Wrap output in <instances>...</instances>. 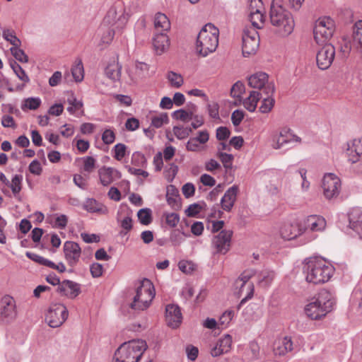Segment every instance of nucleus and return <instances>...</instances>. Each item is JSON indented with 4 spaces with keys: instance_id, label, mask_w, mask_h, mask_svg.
<instances>
[{
    "instance_id": "23",
    "label": "nucleus",
    "mask_w": 362,
    "mask_h": 362,
    "mask_svg": "<svg viewBox=\"0 0 362 362\" xmlns=\"http://www.w3.org/2000/svg\"><path fill=\"white\" fill-rule=\"evenodd\" d=\"M232 337L226 334L220 338L215 346L211 350V354L213 357H217L221 355L228 353L232 347Z\"/></svg>"
},
{
    "instance_id": "53",
    "label": "nucleus",
    "mask_w": 362,
    "mask_h": 362,
    "mask_svg": "<svg viewBox=\"0 0 362 362\" xmlns=\"http://www.w3.org/2000/svg\"><path fill=\"white\" fill-rule=\"evenodd\" d=\"M192 129L190 128L185 127L183 126L174 127L173 133L178 139H183L187 138Z\"/></svg>"
},
{
    "instance_id": "62",
    "label": "nucleus",
    "mask_w": 362,
    "mask_h": 362,
    "mask_svg": "<svg viewBox=\"0 0 362 362\" xmlns=\"http://www.w3.org/2000/svg\"><path fill=\"white\" fill-rule=\"evenodd\" d=\"M245 113L243 110H236L231 115V121L234 126H238L243 121Z\"/></svg>"
},
{
    "instance_id": "13",
    "label": "nucleus",
    "mask_w": 362,
    "mask_h": 362,
    "mask_svg": "<svg viewBox=\"0 0 362 362\" xmlns=\"http://www.w3.org/2000/svg\"><path fill=\"white\" fill-rule=\"evenodd\" d=\"M322 188L325 197L327 199L337 197L341 190V180L334 173H327L322 180Z\"/></svg>"
},
{
    "instance_id": "39",
    "label": "nucleus",
    "mask_w": 362,
    "mask_h": 362,
    "mask_svg": "<svg viewBox=\"0 0 362 362\" xmlns=\"http://www.w3.org/2000/svg\"><path fill=\"white\" fill-rule=\"evenodd\" d=\"M169 123V117L166 112H161L151 117V126L158 129Z\"/></svg>"
},
{
    "instance_id": "2",
    "label": "nucleus",
    "mask_w": 362,
    "mask_h": 362,
    "mask_svg": "<svg viewBox=\"0 0 362 362\" xmlns=\"http://www.w3.org/2000/svg\"><path fill=\"white\" fill-rule=\"evenodd\" d=\"M335 303L332 293L322 289L305 305L304 312L308 318L319 320L333 310Z\"/></svg>"
},
{
    "instance_id": "49",
    "label": "nucleus",
    "mask_w": 362,
    "mask_h": 362,
    "mask_svg": "<svg viewBox=\"0 0 362 362\" xmlns=\"http://www.w3.org/2000/svg\"><path fill=\"white\" fill-rule=\"evenodd\" d=\"M173 117L178 120L187 122L193 118L192 112H188L185 110L180 109L173 112Z\"/></svg>"
},
{
    "instance_id": "29",
    "label": "nucleus",
    "mask_w": 362,
    "mask_h": 362,
    "mask_svg": "<svg viewBox=\"0 0 362 362\" xmlns=\"http://www.w3.org/2000/svg\"><path fill=\"white\" fill-rule=\"evenodd\" d=\"M153 45L157 54L165 52L170 47V40L166 33H158L153 40Z\"/></svg>"
},
{
    "instance_id": "32",
    "label": "nucleus",
    "mask_w": 362,
    "mask_h": 362,
    "mask_svg": "<svg viewBox=\"0 0 362 362\" xmlns=\"http://www.w3.org/2000/svg\"><path fill=\"white\" fill-rule=\"evenodd\" d=\"M154 26L157 33H166L170 28V23L165 14L158 13L154 18Z\"/></svg>"
},
{
    "instance_id": "31",
    "label": "nucleus",
    "mask_w": 362,
    "mask_h": 362,
    "mask_svg": "<svg viewBox=\"0 0 362 362\" xmlns=\"http://www.w3.org/2000/svg\"><path fill=\"white\" fill-rule=\"evenodd\" d=\"M83 208L90 213H97L103 215L108 213L107 206L94 199H86L83 203Z\"/></svg>"
},
{
    "instance_id": "4",
    "label": "nucleus",
    "mask_w": 362,
    "mask_h": 362,
    "mask_svg": "<svg viewBox=\"0 0 362 362\" xmlns=\"http://www.w3.org/2000/svg\"><path fill=\"white\" fill-rule=\"evenodd\" d=\"M219 30L211 23L206 24L200 30L196 49L202 57H206L216 51L218 45Z\"/></svg>"
},
{
    "instance_id": "50",
    "label": "nucleus",
    "mask_w": 362,
    "mask_h": 362,
    "mask_svg": "<svg viewBox=\"0 0 362 362\" xmlns=\"http://www.w3.org/2000/svg\"><path fill=\"white\" fill-rule=\"evenodd\" d=\"M10 50L12 55L16 60L23 63L28 62V57L25 54L23 50L19 48V47H12Z\"/></svg>"
},
{
    "instance_id": "44",
    "label": "nucleus",
    "mask_w": 362,
    "mask_h": 362,
    "mask_svg": "<svg viewBox=\"0 0 362 362\" xmlns=\"http://www.w3.org/2000/svg\"><path fill=\"white\" fill-rule=\"evenodd\" d=\"M167 78L171 86L176 88L181 87L184 82L182 75L174 71H169L167 74Z\"/></svg>"
},
{
    "instance_id": "30",
    "label": "nucleus",
    "mask_w": 362,
    "mask_h": 362,
    "mask_svg": "<svg viewBox=\"0 0 362 362\" xmlns=\"http://www.w3.org/2000/svg\"><path fill=\"white\" fill-rule=\"evenodd\" d=\"M238 187L233 185L230 187L221 199V207L223 210L229 211L233 208L237 198Z\"/></svg>"
},
{
    "instance_id": "5",
    "label": "nucleus",
    "mask_w": 362,
    "mask_h": 362,
    "mask_svg": "<svg viewBox=\"0 0 362 362\" xmlns=\"http://www.w3.org/2000/svg\"><path fill=\"white\" fill-rule=\"evenodd\" d=\"M146 349V342L141 339L124 342L115 351L112 362H138Z\"/></svg>"
},
{
    "instance_id": "37",
    "label": "nucleus",
    "mask_w": 362,
    "mask_h": 362,
    "mask_svg": "<svg viewBox=\"0 0 362 362\" xmlns=\"http://www.w3.org/2000/svg\"><path fill=\"white\" fill-rule=\"evenodd\" d=\"M166 200L168 204L173 208L180 206L179 192L173 185L167 187Z\"/></svg>"
},
{
    "instance_id": "46",
    "label": "nucleus",
    "mask_w": 362,
    "mask_h": 362,
    "mask_svg": "<svg viewBox=\"0 0 362 362\" xmlns=\"http://www.w3.org/2000/svg\"><path fill=\"white\" fill-rule=\"evenodd\" d=\"M234 317V311L229 310L225 311L219 318L218 320V327H221V329H224L228 327L232 319Z\"/></svg>"
},
{
    "instance_id": "20",
    "label": "nucleus",
    "mask_w": 362,
    "mask_h": 362,
    "mask_svg": "<svg viewBox=\"0 0 362 362\" xmlns=\"http://www.w3.org/2000/svg\"><path fill=\"white\" fill-rule=\"evenodd\" d=\"M65 259L69 265L74 267L79 261L81 249L78 243L72 241H66L64 245Z\"/></svg>"
},
{
    "instance_id": "9",
    "label": "nucleus",
    "mask_w": 362,
    "mask_h": 362,
    "mask_svg": "<svg viewBox=\"0 0 362 362\" xmlns=\"http://www.w3.org/2000/svg\"><path fill=\"white\" fill-rule=\"evenodd\" d=\"M255 272L252 269L244 271L239 278L235 281V286L237 295L239 298H243L240 305L245 303L247 300L252 298L254 293V284L250 281V279L255 275Z\"/></svg>"
},
{
    "instance_id": "12",
    "label": "nucleus",
    "mask_w": 362,
    "mask_h": 362,
    "mask_svg": "<svg viewBox=\"0 0 362 362\" xmlns=\"http://www.w3.org/2000/svg\"><path fill=\"white\" fill-rule=\"evenodd\" d=\"M68 315V310L64 305L54 303L49 306L45 320L51 327H59L66 321Z\"/></svg>"
},
{
    "instance_id": "15",
    "label": "nucleus",
    "mask_w": 362,
    "mask_h": 362,
    "mask_svg": "<svg viewBox=\"0 0 362 362\" xmlns=\"http://www.w3.org/2000/svg\"><path fill=\"white\" fill-rule=\"evenodd\" d=\"M316 56L317 65L319 69L326 70L332 65L334 56L335 48L332 44H323Z\"/></svg>"
},
{
    "instance_id": "3",
    "label": "nucleus",
    "mask_w": 362,
    "mask_h": 362,
    "mask_svg": "<svg viewBox=\"0 0 362 362\" xmlns=\"http://www.w3.org/2000/svg\"><path fill=\"white\" fill-rule=\"evenodd\" d=\"M270 22L279 36L286 37L293 30L295 23L292 15L283 6L282 0H273L270 8Z\"/></svg>"
},
{
    "instance_id": "16",
    "label": "nucleus",
    "mask_w": 362,
    "mask_h": 362,
    "mask_svg": "<svg viewBox=\"0 0 362 362\" xmlns=\"http://www.w3.org/2000/svg\"><path fill=\"white\" fill-rule=\"evenodd\" d=\"M248 84L250 87L262 90L267 95L273 93L274 87L269 83V76L264 72H257L248 78Z\"/></svg>"
},
{
    "instance_id": "55",
    "label": "nucleus",
    "mask_w": 362,
    "mask_h": 362,
    "mask_svg": "<svg viewBox=\"0 0 362 362\" xmlns=\"http://www.w3.org/2000/svg\"><path fill=\"white\" fill-rule=\"evenodd\" d=\"M122 33V32H117L115 28L110 27V28L107 29L102 35L101 41L103 43L108 45L112 41L115 33Z\"/></svg>"
},
{
    "instance_id": "1",
    "label": "nucleus",
    "mask_w": 362,
    "mask_h": 362,
    "mask_svg": "<svg viewBox=\"0 0 362 362\" xmlns=\"http://www.w3.org/2000/svg\"><path fill=\"white\" fill-rule=\"evenodd\" d=\"M334 271L335 269L331 263L317 257L306 259L303 265L305 280L313 284L329 281L334 275Z\"/></svg>"
},
{
    "instance_id": "61",
    "label": "nucleus",
    "mask_w": 362,
    "mask_h": 362,
    "mask_svg": "<svg viewBox=\"0 0 362 362\" xmlns=\"http://www.w3.org/2000/svg\"><path fill=\"white\" fill-rule=\"evenodd\" d=\"M90 272L93 278H98L103 273V267L101 264L95 262L90 266Z\"/></svg>"
},
{
    "instance_id": "38",
    "label": "nucleus",
    "mask_w": 362,
    "mask_h": 362,
    "mask_svg": "<svg viewBox=\"0 0 362 362\" xmlns=\"http://www.w3.org/2000/svg\"><path fill=\"white\" fill-rule=\"evenodd\" d=\"M265 12H257L249 13V21L251 22L254 29H261L264 27L265 22Z\"/></svg>"
},
{
    "instance_id": "25",
    "label": "nucleus",
    "mask_w": 362,
    "mask_h": 362,
    "mask_svg": "<svg viewBox=\"0 0 362 362\" xmlns=\"http://www.w3.org/2000/svg\"><path fill=\"white\" fill-rule=\"evenodd\" d=\"M58 291L69 298H74L81 293V287L74 281L64 280L58 286Z\"/></svg>"
},
{
    "instance_id": "36",
    "label": "nucleus",
    "mask_w": 362,
    "mask_h": 362,
    "mask_svg": "<svg viewBox=\"0 0 362 362\" xmlns=\"http://www.w3.org/2000/svg\"><path fill=\"white\" fill-rule=\"evenodd\" d=\"M67 102L69 105L67 107V111L71 115H75L77 117H80L84 115L82 101L78 100L76 98L72 97L71 98H68Z\"/></svg>"
},
{
    "instance_id": "56",
    "label": "nucleus",
    "mask_w": 362,
    "mask_h": 362,
    "mask_svg": "<svg viewBox=\"0 0 362 362\" xmlns=\"http://www.w3.org/2000/svg\"><path fill=\"white\" fill-rule=\"evenodd\" d=\"M257 12H265L262 0H250L249 5V13Z\"/></svg>"
},
{
    "instance_id": "26",
    "label": "nucleus",
    "mask_w": 362,
    "mask_h": 362,
    "mask_svg": "<svg viewBox=\"0 0 362 362\" xmlns=\"http://www.w3.org/2000/svg\"><path fill=\"white\" fill-rule=\"evenodd\" d=\"M300 222L293 224L290 223H283L279 229L281 237L285 240H291L303 234Z\"/></svg>"
},
{
    "instance_id": "58",
    "label": "nucleus",
    "mask_w": 362,
    "mask_h": 362,
    "mask_svg": "<svg viewBox=\"0 0 362 362\" xmlns=\"http://www.w3.org/2000/svg\"><path fill=\"white\" fill-rule=\"evenodd\" d=\"M245 92V86L243 83L238 81L231 88L230 95L233 98H240Z\"/></svg>"
},
{
    "instance_id": "7",
    "label": "nucleus",
    "mask_w": 362,
    "mask_h": 362,
    "mask_svg": "<svg viewBox=\"0 0 362 362\" xmlns=\"http://www.w3.org/2000/svg\"><path fill=\"white\" fill-rule=\"evenodd\" d=\"M129 20V15L125 11L123 2L117 1L109 9L103 23L111 28L115 29L117 32H122L125 28Z\"/></svg>"
},
{
    "instance_id": "34",
    "label": "nucleus",
    "mask_w": 362,
    "mask_h": 362,
    "mask_svg": "<svg viewBox=\"0 0 362 362\" xmlns=\"http://www.w3.org/2000/svg\"><path fill=\"white\" fill-rule=\"evenodd\" d=\"M122 66L118 62L112 61L105 69V75L113 81H118L121 78Z\"/></svg>"
},
{
    "instance_id": "19",
    "label": "nucleus",
    "mask_w": 362,
    "mask_h": 362,
    "mask_svg": "<svg viewBox=\"0 0 362 362\" xmlns=\"http://www.w3.org/2000/svg\"><path fill=\"white\" fill-rule=\"evenodd\" d=\"M209 134L207 130L199 131L196 136L191 137L187 144L186 148L189 151L200 152L206 149V144L209 141Z\"/></svg>"
},
{
    "instance_id": "33",
    "label": "nucleus",
    "mask_w": 362,
    "mask_h": 362,
    "mask_svg": "<svg viewBox=\"0 0 362 362\" xmlns=\"http://www.w3.org/2000/svg\"><path fill=\"white\" fill-rule=\"evenodd\" d=\"M353 45L362 56V21H357L354 26Z\"/></svg>"
},
{
    "instance_id": "40",
    "label": "nucleus",
    "mask_w": 362,
    "mask_h": 362,
    "mask_svg": "<svg viewBox=\"0 0 362 362\" xmlns=\"http://www.w3.org/2000/svg\"><path fill=\"white\" fill-rule=\"evenodd\" d=\"M10 65L16 76L23 82V83L25 85L30 81L28 76L17 62L13 61L10 63Z\"/></svg>"
},
{
    "instance_id": "60",
    "label": "nucleus",
    "mask_w": 362,
    "mask_h": 362,
    "mask_svg": "<svg viewBox=\"0 0 362 362\" xmlns=\"http://www.w3.org/2000/svg\"><path fill=\"white\" fill-rule=\"evenodd\" d=\"M68 223V217L64 214L57 215L53 223V227L64 229Z\"/></svg>"
},
{
    "instance_id": "18",
    "label": "nucleus",
    "mask_w": 362,
    "mask_h": 362,
    "mask_svg": "<svg viewBox=\"0 0 362 362\" xmlns=\"http://www.w3.org/2000/svg\"><path fill=\"white\" fill-rule=\"evenodd\" d=\"M232 235V230H223L214 236L212 245L216 252L226 254L229 250Z\"/></svg>"
},
{
    "instance_id": "51",
    "label": "nucleus",
    "mask_w": 362,
    "mask_h": 362,
    "mask_svg": "<svg viewBox=\"0 0 362 362\" xmlns=\"http://www.w3.org/2000/svg\"><path fill=\"white\" fill-rule=\"evenodd\" d=\"M112 151L114 153L113 157L117 160H122L126 155L127 146L124 144H117L114 146Z\"/></svg>"
},
{
    "instance_id": "47",
    "label": "nucleus",
    "mask_w": 362,
    "mask_h": 362,
    "mask_svg": "<svg viewBox=\"0 0 362 362\" xmlns=\"http://www.w3.org/2000/svg\"><path fill=\"white\" fill-rule=\"evenodd\" d=\"M138 218L140 223L147 226L152 221L151 211L149 209H141L138 211Z\"/></svg>"
},
{
    "instance_id": "54",
    "label": "nucleus",
    "mask_w": 362,
    "mask_h": 362,
    "mask_svg": "<svg viewBox=\"0 0 362 362\" xmlns=\"http://www.w3.org/2000/svg\"><path fill=\"white\" fill-rule=\"evenodd\" d=\"M217 156L222 162L224 168L226 169H230L232 168L233 160V156L232 154L219 152Z\"/></svg>"
},
{
    "instance_id": "43",
    "label": "nucleus",
    "mask_w": 362,
    "mask_h": 362,
    "mask_svg": "<svg viewBox=\"0 0 362 362\" xmlns=\"http://www.w3.org/2000/svg\"><path fill=\"white\" fill-rule=\"evenodd\" d=\"M274 278V274L271 271H263L258 275L259 284L263 286L267 287L272 282Z\"/></svg>"
},
{
    "instance_id": "24",
    "label": "nucleus",
    "mask_w": 362,
    "mask_h": 362,
    "mask_svg": "<svg viewBox=\"0 0 362 362\" xmlns=\"http://www.w3.org/2000/svg\"><path fill=\"white\" fill-rule=\"evenodd\" d=\"M346 156L347 160H356V158L362 160V136L347 142Z\"/></svg>"
},
{
    "instance_id": "21",
    "label": "nucleus",
    "mask_w": 362,
    "mask_h": 362,
    "mask_svg": "<svg viewBox=\"0 0 362 362\" xmlns=\"http://www.w3.org/2000/svg\"><path fill=\"white\" fill-rule=\"evenodd\" d=\"M100 182L103 186H108L115 180L119 179L122 175L117 169L103 166L98 170Z\"/></svg>"
},
{
    "instance_id": "42",
    "label": "nucleus",
    "mask_w": 362,
    "mask_h": 362,
    "mask_svg": "<svg viewBox=\"0 0 362 362\" xmlns=\"http://www.w3.org/2000/svg\"><path fill=\"white\" fill-rule=\"evenodd\" d=\"M71 74L76 82H81L83 79L84 71L81 60L76 62L73 66L71 68Z\"/></svg>"
},
{
    "instance_id": "10",
    "label": "nucleus",
    "mask_w": 362,
    "mask_h": 362,
    "mask_svg": "<svg viewBox=\"0 0 362 362\" xmlns=\"http://www.w3.org/2000/svg\"><path fill=\"white\" fill-rule=\"evenodd\" d=\"M242 52L245 57L256 54L259 46V36L257 31L251 28L246 27L243 33Z\"/></svg>"
},
{
    "instance_id": "52",
    "label": "nucleus",
    "mask_w": 362,
    "mask_h": 362,
    "mask_svg": "<svg viewBox=\"0 0 362 362\" xmlns=\"http://www.w3.org/2000/svg\"><path fill=\"white\" fill-rule=\"evenodd\" d=\"M23 177L21 175H16L13 178L11 182H9V186L12 190V192L14 194H18L21 190V182Z\"/></svg>"
},
{
    "instance_id": "64",
    "label": "nucleus",
    "mask_w": 362,
    "mask_h": 362,
    "mask_svg": "<svg viewBox=\"0 0 362 362\" xmlns=\"http://www.w3.org/2000/svg\"><path fill=\"white\" fill-rule=\"evenodd\" d=\"M351 163V170L358 175L362 174V160L361 158H356V160H348Z\"/></svg>"
},
{
    "instance_id": "59",
    "label": "nucleus",
    "mask_w": 362,
    "mask_h": 362,
    "mask_svg": "<svg viewBox=\"0 0 362 362\" xmlns=\"http://www.w3.org/2000/svg\"><path fill=\"white\" fill-rule=\"evenodd\" d=\"M83 170L87 173H92L95 168L96 160L92 156L83 158Z\"/></svg>"
},
{
    "instance_id": "11",
    "label": "nucleus",
    "mask_w": 362,
    "mask_h": 362,
    "mask_svg": "<svg viewBox=\"0 0 362 362\" xmlns=\"http://www.w3.org/2000/svg\"><path fill=\"white\" fill-rule=\"evenodd\" d=\"M18 310L15 299L8 295L1 300L0 322L4 325L11 324L16 320Z\"/></svg>"
},
{
    "instance_id": "17",
    "label": "nucleus",
    "mask_w": 362,
    "mask_h": 362,
    "mask_svg": "<svg viewBox=\"0 0 362 362\" xmlns=\"http://www.w3.org/2000/svg\"><path fill=\"white\" fill-rule=\"evenodd\" d=\"M303 233L309 230L313 232L322 231L326 227L325 219L318 215H310L300 221Z\"/></svg>"
},
{
    "instance_id": "57",
    "label": "nucleus",
    "mask_w": 362,
    "mask_h": 362,
    "mask_svg": "<svg viewBox=\"0 0 362 362\" xmlns=\"http://www.w3.org/2000/svg\"><path fill=\"white\" fill-rule=\"evenodd\" d=\"M179 269L185 274H190L195 269V265L193 262L187 260H181L178 263Z\"/></svg>"
},
{
    "instance_id": "63",
    "label": "nucleus",
    "mask_w": 362,
    "mask_h": 362,
    "mask_svg": "<svg viewBox=\"0 0 362 362\" xmlns=\"http://www.w3.org/2000/svg\"><path fill=\"white\" fill-rule=\"evenodd\" d=\"M102 140L105 144H111L115 140V134L111 129H106L102 135Z\"/></svg>"
},
{
    "instance_id": "41",
    "label": "nucleus",
    "mask_w": 362,
    "mask_h": 362,
    "mask_svg": "<svg viewBox=\"0 0 362 362\" xmlns=\"http://www.w3.org/2000/svg\"><path fill=\"white\" fill-rule=\"evenodd\" d=\"M41 100L39 98H28L23 100L21 105L23 110H37L41 105Z\"/></svg>"
},
{
    "instance_id": "22",
    "label": "nucleus",
    "mask_w": 362,
    "mask_h": 362,
    "mask_svg": "<svg viewBox=\"0 0 362 362\" xmlns=\"http://www.w3.org/2000/svg\"><path fill=\"white\" fill-rule=\"evenodd\" d=\"M182 313L180 308L175 305H168L165 308L167 325L172 328H177L182 322Z\"/></svg>"
},
{
    "instance_id": "8",
    "label": "nucleus",
    "mask_w": 362,
    "mask_h": 362,
    "mask_svg": "<svg viewBox=\"0 0 362 362\" xmlns=\"http://www.w3.org/2000/svg\"><path fill=\"white\" fill-rule=\"evenodd\" d=\"M335 31V23L330 17L320 18L315 24L314 39L318 45L328 44Z\"/></svg>"
},
{
    "instance_id": "45",
    "label": "nucleus",
    "mask_w": 362,
    "mask_h": 362,
    "mask_svg": "<svg viewBox=\"0 0 362 362\" xmlns=\"http://www.w3.org/2000/svg\"><path fill=\"white\" fill-rule=\"evenodd\" d=\"M275 104V100L273 98L268 95L264 98L259 107V111L261 113L266 114L272 111Z\"/></svg>"
},
{
    "instance_id": "27",
    "label": "nucleus",
    "mask_w": 362,
    "mask_h": 362,
    "mask_svg": "<svg viewBox=\"0 0 362 362\" xmlns=\"http://www.w3.org/2000/svg\"><path fill=\"white\" fill-rule=\"evenodd\" d=\"M293 350V342L288 337L277 339L273 346V352L275 356H285Z\"/></svg>"
},
{
    "instance_id": "48",
    "label": "nucleus",
    "mask_w": 362,
    "mask_h": 362,
    "mask_svg": "<svg viewBox=\"0 0 362 362\" xmlns=\"http://www.w3.org/2000/svg\"><path fill=\"white\" fill-rule=\"evenodd\" d=\"M3 37L9 42L13 47H20L21 45V40L16 36L13 30H4L3 31Z\"/></svg>"
},
{
    "instance_id": "35",
    "label": "nucleus",
    "mask_w": 362,
    "mask_h": 362,
    "mask_svg": "<svg viewBox=\"0 0 362 362\" xmlns=\"http://www.w3.org/2000/svg\"><path fill=\"white\" fill-rule=\"evenodd\" d=\"M261 98V93L257 90L250 92L248 97L243 100L244 107L250 112H254L257 108V105Z\"/></svg>"
},
{
    "instance_id": "14",
    "label": "nucleus",
    "mask_w": 362,
    "mask_h": 362,
    "mask_svg": "<svg viewBox=\"0 0 362 362\" xmlns=\"http://www.w3.org/2000/svg\"><path fill=\"white\" fill-rule=\"evenodd\" d=\"M291 142L300 143L301 139L288 128H282L279 132H274L272 135L271 146L274 149H280Z\"/></svg>"
},
{
    "instance_id": "6",
    "label": "nucleus",
    "mask_w": 362,
    "mask_h": 362,
    "mask_svg": "<svg viewBox=\"0 0 362 362\" xmlns=\"http://www.w3.org/2000/svg\"><path fill=\"white\" fill-rule=\"evenodd\" d=\"M155 296L154 286L151 281L144 279L136 289V294L129 307L136 311L146 310Z\"/></svg>"
},
{
    "instance_id": "28",
    "label": "nucleus",
    "mask_w": 362,
    "mask_h": 362,
    "mask_svg": "<svg viewBox=\"0 0 362 362\" xmlns=\"http://www.w3.org/2000/svg\"><path fill=\"white\" fill-rule=\"evenodd\" d=\"M349 226L358 235L362 238V210L354 208L349 214Z\"/></svg>"
}]
</instances>
